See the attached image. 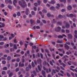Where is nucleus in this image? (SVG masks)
<instances>
[{"label": "nucleus", "instance_id": "nucleus-1", "mask_svg": "<svg viewBox=\"0 0 77 77\" xmlns=\"http://www.w3.org/2000/svg\"><path fill=\"white\" fill-rule=\"evenodd\" d=\"M19 4L21 6V7H22V8H24L26 6H27V5L25 2H23V4H22L21 2L20 1L19 2Z\"/></svg>", "mask_w": 77, "mask_h": 77}, {"label": "nucleus", "instance_id": "nucleus-2", "mask_svg": "<svg viewBox=\"0 0 77 77\" xmlns=\"http://www.w3.org/2000/svg\"><path fill=\"white\" fill-rule=\"evenodd\" d=\"M60 30H61V28L59 26L57 28H56L55 29V30L56 32H60Z\"/></svg>", "mask_w": 77, "mask_h": 77}, {"label": "nucleus", "instance_id": "nucleus-3", "mask_svg": "<svg viewBox=\"0 0 77 77\" xmlns=\"http://www.w3.org/2000/svg\"><path fill=\"white\" fill-rule=\"evenodd\" d=\"M67 17H76V15H75L74 16V15H73V14H71L70 15H69L68 14H67Z\"/></svg>", "mask_w": 77, "mask_h": 77}, {"label": "nucleus", "instance_id": "nucleus-4", "mask_svg": "<svg viewBox=\"0 0 77 77\" xmlns=\"http://www.w3.org/2000/svg\"><path fill=\"white\" fill-rule=\"evenodd\" d=\"M37 62L38 63H42V60L40 59H38L37 60Z\"/></svg>", "mask_w": 77, "mask_h": 77}, {"label": "nucleus", "instance_id": "nucleus-5", "mask_svg": "<svg viewBox=\"0 0 77 77\" xmlns=\"http://www.w3.org/2000/svg\"><path fill=\"white\" fill-rule=\"evenodd\" d=\"M43 69L44 70H46V72H47V73H48V72H49L48 69L46 68L45 67H43Z\"/></svg>", "mask_w": 77, "mask_h": 77}, {"label": "nucleus", "instance_id": "nucleus-6", "mask_svg": "<svg viewBox=\"0 0 77 77\" xmlns=\"http://www.w3.org/2000/svg\"><path fill=\"white\" fill-rule=\"evenodd\" d=\"M49 3L50 4H54L55 3V1L54 0H52L51 2H49Z\"/></svg>", "mask_w": 77, "mask_h": 77}, {"label": "nucleus", "instance_id": "nucleus-7", "mask_svg": "<svg viewBox=\"0 0 77 77\" xmlns=\"http://www.w3.org/2000/svg\"><path fill=\"white\" fill-rule=\"evenodd\" d=\"M58 50L60 51H62L63 54H65V51L63 50V49H58Z\"/></svg>", "mask_w": 77, "mask_h": 77}, {"label": "nucleus", "instance_id": "nucleus-8", "mask_svg": "<svg viewBox=\"0 0 77 77\" xmlns=\"http://www.w3.org/2000/svg\"><path fill=\"white\" fill-rule=\"evenodd\" d=\"M67 9L69 11L71 10L72 9V7H71V6L70 5H69L67 7Z\"/></svg>", "mask_w": 77, "mask_h": 77}, {"label": "nucleus", "instance_id": "nucleus-9", "mask_svg": "<svg viewBox=\"0 0 77 77\" xmlns=\"http://www.w3.org/2000/svg\"><path fill=\"white\" fill-rule=\"evenodd\" d=\"M65 48H66V49H69V47L66 44H65Z\"/></svg>", "mask_w": 77, "mask_h": 77}, {"label": "nucleus", "instance_id": "nucleus-10", "mask_svg": "<svg viewBox=\"0 0 77 77\" xmlns=\"http://www.w3.org/2000/svg\"><path fill=\"white\" fill-rule=\"evenodd\" d=\"M19 66H21V67H23L24 66V65L23 63L21 64V63L20 62L19 64Z\"/></svg>", "mask_w": 77, "mask_h": 77}, {"label": "nucleus", "instance_id": "nucleus-11", "mask_svg": "<svg viewBox=\"0 0 77 77\" xmlns=\"http://www.w3.org/2000/svg\"><path fill=\"white\" fill-rule=\"evenodd\" d=\"M30 23L32 25L33 24V23H35V20H30Z\"/></svg>", "mask_w": 77, "mask_h": 77}, {"label": "nucleus", "instance_id": "nucleus-12", "mask_svg": "<svg viewBox=\"0 0 77 77\" xmlns=\"http://www.w3.org/2000/svg\"><path fill=\"white\" fill-rule=\"evenodd\" d=\"M75 35L74 36L75 38H76L77 39V31L75 30Z\"/></svg>", "mask_w": 77, "mask_h": 77}, {"label": "nucleus", "instance_id": "nucleus-13", "mask_svg": "<svg viewBox=\"0 0 77 77\" xmlns=\"http://www.w3.org/2000/svg\"><path fill=\"white\" fill-rule=\"evenodd\" d=\"M70 26L69 23H67L66 25V28H69Z\"/></svg>", "mask_w": 77, "mask_h": 77}, {"label": "nucleus", "instance_id": "nucleus-14", "mask_svg": "<svg viewBox=\"0 0 77 77\" xmlns=\"http://www.w3.org/2000/svg\"><path fill=\"white\" fill-rule=\"evenodd\" d=\"M68 37L69 39H72V35H71V34H68Z\"/></svg>", "mask_w": 77, "mask_h": 77}, {"label": "nucleus", "instance_id": "nucleus-15", "mask_svg": "<svg viewBox=\"0 0 77 77\" xmlns=\"http://www.w3.org/2000/svg\"><path fill=\"white\" fill-rule=\"evenodd\" d=\"M3 38H4V36L0 35V41H2V39H3Z\"/></svg>", "mask_w": 77, "mask_h": 77}, {"label": "nucleus", "instance_id": "nucleus-16", "mask_svg": "<svg viewBox=\"0 0 77 77\" xmlns=\"http://www.w3.org/2000/svg\"><path fill=\"white\" fill-rule=\"evenodd\" d=\"M57 6L56 7V8L57 9H59V8H60V5L59 4H57Z\"/></svg>", "mask_w": 77, "mask_h": 77}, {"label": "nucleus", "instance_id": "nucleus-17", "mask_svg": "<svg viewBox=\"0 0 77 77\" xmlns=\"http://www.w3.org/2000/svg\"><path fill=\"white\" fill-rule=\"evenodd\" d=\"M42 13H44V14H46L47 12V11L46 10L44 9L42 11Z\"/></svg>", "mask_w": 77, "mask_h": 77}, {"label": "nucleus", "instance_id": "nucleus-18", "mask_svg": "<svg viewBox=\"0 0 77 77\" xmlns=\"http://www.w3.org/2000/svg\"><path fill=\"white\" fill-rule=\"evenodd\" d=\"M63 42V41L57 40V43H59V44H62Z\"/></svg>", "mask_w": 77, "mask_h": 77}, {"label": "nucleus", "instance_id": "nucleus-19", "mask_svg": "<svg viewBox=\"0 0 77 77\" xmlns=\"http://www.w3.org/2000/svg\"><path fill=\"white\" fill-rule=\"evenodd\" d=\"M60 2H63L64 3H65L66 1V0H60Z\"/></svg>", "mask_w": 77, "mask_h": 77}, {"label": "nucleus", "instance_id": "nucleus-20", "mask_svg": "<svg viewBox=\"0 0 77 77\" xmlns=\"http://www.w3.org/2000/svg\"><path fill=\"white\" fill-rule=\"evenodd\" d=\"M70 70H71L73 72L74 71H75V72H77V70L75 69L74 70L73 69L71 68L70 69Z\"/></svg>", "mask_w": 77, "mask_h": 77}, {"label": "nucleus", "instance_id": "nucleus-21", "mask_svg": "<svg viewBox=\"0 0 77 77\" xmlns=\"http://www.w3.org/2000/svg\"><path fill=\"white\" fill-rule=\"evenodd\" d=\"M13 75V73H12V72H11L10 73L9 76V77H12V76Z\"/></svg>", "mask_w": 77, "mask_h": 77}, {"label": "nucleus", "instance_id": "nucleus-22", "mask_svg": "<svg viewBox=\"0 0 77 77\" xmlns=\"http://www.w3.org/2000/svg\"><path fill=\"white\" fill-rule=\"evenodd\" d=\"M1 25H0V27H5V24L4 23H1Z\"/></svg>", "mask_w": 77, "mask_h": 77}, {"label": "nucleus", "instance_id": "nucleus-23", "mask_svg": "<svg viewBox=\"0 0 77 77\" xmlns=\"http://www.w3.org/2000/svg\"><path fill=\"white\" fill-rule=\"evenodd\" d=\"M42 72L43 75H45V72L43 70L42 71Z\"/></svg>", "mask_w": 77, "mask_h": 77}, {"label": "nucleus", "instance_id": "nucleus-24", "mask_svg": "<svg viewBox=\"0 0 77 77\" xmlns=\"http://www.w3.org/2000/svg\"><path fill=\"white\" fill-rule=\"evenodd\" d=\"M61 65H63V67L65 68V67L66 66V65L64 63H62L60 64Z\"/></svg>", "mask_w": 77, "mask_h": 77}, {"label": "nucleus", "instance_id": "nucleus-25", "mask_svg": "<svg viewBox=\"0 0 77 77\" xmlns=\"http://www.w3.org/2000/svg\"><path fill=\"white\" fill-rule=\"evenodd\" d=\"M50 10L52 11L53 10H54V7H52L50 8Z\"/></svg>", "mask_w": 77, "mask_h": 77}, {"label": "nucleus", "instance_id": "nucleus-26", "mask_svg": "<svg viewBox=\"0 0 77 77\" xmlns=\"http://www.w3.org/2000/svg\"><path fill=\"white\" fill-rule=\"evenodd\" d=\"M66 58H68V56L67 55H65V56H64L62 58V59H63V58H65V59H66Z\"/></svg>", "mask_w": 77, "mask_h": 77}, {"label": "nucleus", "instance_id": "nucleus-27", "mask_svg": "<svg viewBox=\"0 0 77 77\" xmlns=\"http://www.w3.org/2000/svg\"><path fill=\"white\" fill-rule=\"evenodd\" d=\"M8 60H10L11 59V57L10 56H8L7 58Z\"/></svg>", "mask_w": 77, "mask_h": 77}, {"label": "nucleus", "instance_id": "nucleus-28", "mask_svg": "<svg viewBox=\"0 0 77 77\" xmlns=\"http://www.w3.org/2000/svg\"><path fill=\"white\" fill-rule=\"evenodd\" d=\"M57 25H61V24H62V22H58L57 23Z\"/></svg>", "mask_w": 77, "mask_h": 77}, {"label": "nucleus", "instance_id": "nucleus-29", "mask_svg": "<svg viewBox=\"0 0 77 77\" xmlns=\"http://www.w3.org/2000/svg\"><path fill=\"white\" fill-rule=\"evenodd\" d=\"M58 18H63V16H62L61 15H59L58 16Z\"/></svg>", "mask_w": 77, "mask_h": 77}, {"label": "nucleus", "instance_id": "nucleus-30", "mask_svg": "<svg viewBox=\"0 0 77 77\" xmlns=\"http://www.w3.org/2000/svg\"><path fill=\"white\" fill-rule=\"evenodd\" d=\"M58 75H60V76H61V77H63V74H62L61 73H58Z\"/></svg>", "mask_w": 77, "mask_h": 77}, {"label": "nucleus", "instance_id": "nucleus-31", "mask_svg": "<svg viewBox=\"0 0 77 77\" xmlns=\"http://www.w3.org/2000/svg\"><path fill=\"white\" fill-rule=\"evenodd\" d=\"M14 49H17V47L16 45H14Z\"/></svg>", "mask_w": 77, "mask_h": 77}, {"label": "nucleus", "instance_id": "nucleus-32", "mask_svg": "<svg viewBox=\"0 0 77 77\" xmlns=\"http://www.w3.org/2000/svg\"><path fill=\"white\" fill-rule=\"evenodd\" d=\"M17 15L18 17H20L21 14H20V12H18L17 13Z\"/></svg>", "mask_w": 77, "mask_h": 77}, {"label": "nucleus", "instance_id": "nucleus-33", "mask_svg": "<svg viewBox=\"0 0 77 77\" xmlns=\"http://www.w3.org/2000/svg\"><path fill=\"white\" fill-rule=\"evenodd\" d=\"M31 14L32 15H35V12L33 11H32L31 12Z\"/></svg>", "mask_w": 77, "mask_h": 77}, {"label": "nucleus", "instance_id": "nucleus-34", "mask_svg": "<svg viewBox=\"0 0 77 77\" xmlns=\"http://www.w3.org/2000/svg\"><path fill=\"white\" fill-rule=\"evenodd\" d=\"M2 75H5L6 74V72L5 71H3L2 72Z\"/></svg>", "mask_w": 77, "mask_h": 77}, {"label": "nucleus", "instance_id": "nucleus-35", "mask_svg": "<svg viewBox=\"0 0 77 77\" xmlns=\"http://www.w3.org/2000/svg\"><path fill=\"white\" fill-rule=\"evenodd\" d=\"M68 61V59H66V58H65V60L63 62L65 63H66V61Z\"/></svg>", "mask_w": 77, "mask_h": 77}, {"label": "nucleus", "instance_id": "nucleus-36", "mask_svg": "<svg viewBox=\"0 0 77 77\" xmlns=\"http://www.w3.org/2000/svg\"><path fill=\"white\" fill-rule=\"evenodd\" d=\"M38 67L39 71H41V68H40V66H38Z\"/></svg>", "mask_w": 77, "mask_h": 77}, {"label": "nucleus", "instance_id": "nucleus-37", "mask_svg": "<svg viewBox=\"0 0 77 77\" xmlns=\"http://www.w3.org/2000/svg\"><path fill=\"white\" fill-rule=\"evenodd\" d=\"M7 69H8L6 67H4L3 68V70H7Z\"/></svg>", "mask_w": 77, "mask_h": 77}, {"label": "nucleus", "instance_id": "nucleus-38", "mask_svg": "<svg viewBox=\"0 0 77 77\" xmlns=\"http://www.w3.org/2000/svg\"><path fill=\"white\" fill-rule=\"evenodd\" d=\"M68 77H70L71 76V75L69 73L67 72L66 73Z\"/></svg>", "mask_w": 77, "mask_h": 77}, {"label": "nucleus", "instance_id": "nucleus-39", "mask_svg": "<svg viewBox=\"0 0 77 77\" xmlns=\"http://www.w3.org/2000/svg\"><path fill=\"white\" fill-rule=\"evenodd\" d=\"M0 45H4V42H0Z\"/></svg>", "mask_w": 77, "mask_h": 77}, {"label": "nucleus", "instance_id": "nucleus-40", "mask_svg": "<svg viewBox=\"0 0 77 77\" xmlns=\"http://www.w3.org/2000/svg\"><path fill=\"white\" fill-rule=\"evenodd\" d=\"M18 56H20V55L18 54H16L14 56V57H18Z\"/></svg>", "mask_w": 77, "mask_h": 77}, {"label": "nucleus", "instance_id": "nucleus-41", "mask_svg": "<svg viewBox=\"0 0 77 77\" xmlns=\"http://www.w3.org/2000/svg\"><path fill=\"white\" fill-rule=\"evenodd\" d=\"M58 38H63V36L62 35H59L58 36Z\"/></svg>", "mask_w": 77, "mask_h": 77}, {"label": "nucleus", "instance_id": "nucleus-42", "mask_svg": "<svg viewBox=\"0 0 77 77\" xmlns=\"http://www.w3.org/2000/svg\"><path fill=\"white\" fill-rule=\"evenodd\" d=\"M37 2L38 3V5H40L41 3V1H40L39 0H38L37 1Z\"/></svg>", "mask_w": 77, "mask_h": 77}, {"label": "nucleus", "instance_id": "nucleus-43", "mask_svg": "<svg viewBox=\"0 0 77 77\" xmlns=\"http://www.w3.org/2000/svg\"><path fill=\"white\" fill-rule=\"evenodd\" d=\"M42 21L43 23H44V24H46V21L45 20H42Z\"/></svg>", "mask_w": 77, "mask_h": 77}, {"label": "nucleus", "instance_id": "nucleus-44", "mask_svg": "<svg viewBox=\"0 0 77 77\" xmlns=\"http://www.w3.org/2000/svg\"><path fill=\"white\" fill-rule=\"evenodd\" d=\"M66 33H69V31L68 30H66Z\"/></svg>", "mask_w": 77, "mask_h": 77}, {"label": "nucleus", "instance_id": "nucleus-45", "mask_svg": "<svg viewBox=\"0 0 77 77\" xmlns=\"http://www.w3.org/2000/svg\"><path fill=\"white\" fill-rule=\"evenodd\" d=\"M51 44H53V45H55V44H56V42H53V41H52L51 42Z\"/></svg>", "mask_w": 77, "mask_h": 77}, {"label": "nucleus", "instance_id": "nucleus-46", "mask_svg": "<svg viewBox=\"0 0 77 77\" xmlns=\"http://www.w3.org/2000/svg\"><path fill=\"white\" fill-rule=\"evenodd\" d=\"M1 8H4V7H5V5H4V4H1Z\"/></svg>", "mask_w": 77, "mask_h": 77}, {"label": "nucleus", "instance_id": "nucleus-47", "mask_svg": "<svg viewBox=\"0 0 77 77\" xmlns=\"http://www.w3.org/2000/svg\"><path fill=\"white\" fill-rule=\"evenodd\" d=\"M8 3H9L10 4H12V1H11V0H9L8 1Z\"/></svg>", "mask_w": 77, "mask_h": 77}, {"label": "nucleus", "instance_id": "nucleus-48", "mask_svg": "<svg viewBox=\"0 0 77 77\" xmlns=\"http://www.w3.org/2000/svg\"><path fill=\"white\" fill-rule=\"evenodd\" d=\"M32 67H35V64H34V63H33V62H32Z\"/></svg>", "mask_w": 77, "mask_h": 77}, {"label": "nucleus", "instance_id": "nucleus-49", "mask_svg": "<svg viewBox=\"0 0 77 77\" xmlns=\"http://www.w3.org/2000/svg\"><path fill=\"white\" fill-rule=\"evenodd\" d=\"M43 64L44 65H47V63H46V61H45L43 63Z\"/></svg>", "mask_w": 77, "mask_h": 77}, {"label": "nucleus", "instance_id": "nucleus-50", "mask_svg": "<svg viewBox=\"0 0 77 77\" xmlns=\"http://www.w3.org/2000/svg\"><path fill=\"white\" fill-rule=\"evenodd\" d=\"M33 45V44L32 42L29 43V45L30 46H32Z\"/></svg>", "mask_w": 77, "mask_h": 77}, {"label": "nucleus", "instance_id": "nucleus-51", "mask_svg": "<svg viewBox=\"0 0 77 77\" xmlns=\"http://www.w3.org/2000/svg\"><path fill=\"white\" fill-rule=\"evenodd\" d=\"M71 75L73 77H74V73L72 72H71Z\"/></svg>", "mask_w": 77, "mask_h": 77}, {"label": "nucleus", "instance_id": "nucleus-52", "mask_svg": "<svg viewBox=\"0 0 77 77\" xmlns=\"http://www.w3.org/2000/svg\"><path fill=\"white\" fill-rule=\"evenodd\" d=\"M65 44H67V45H70V44L69 42H67Z\"/></svg>", "mask_w": 77, "mask_h": 77}, {"label": "nucleus", "instance_id": "nucleus-53", "mask_svg": "<svg viewBox=\"0 0 77 77\" xmlns=\"http://www.w3.org/2000/svg\"><path fill=\"white\" fill-rule=\"evenodd\" d=\"M36 28L37 29H40V27L37 26H36Z\"/></svg>", "mask_w": 77, "mask_h": 77}, {"label": "nucleus", "instance_id": "nucleus-54", "mask_svg": "<svg viewBox=\"0 0 77 77\" xmlns=\"http://www.w3.org/2000/svg\"><path fill=\"white\" fill-rule=\"evenodd\" d=\"M7 40V38L6 37H5L3 39V41H6Z\"/></svg>", "mask_w": 77, "mask_h": 77}, {"label": "nucleus", "instance_id": "nucleus-55", "mask_svg": "<svg viewBox=\"0 0 77 77\" xmlns=\"http://www.w3.org/2000/svg\"><path fill=\"white\" fill-rule=\"evenodd\" d=\"M61 12H65V9H62L61 10Z\"/></svg>", "mask_w": 77, "mask_h": 77}, {"label": "nucleus", "instance_id": "nucleus-56", "mask_svg": "<svg viewBox=\"0 0 77 77\" xmlns=\"http://www.w3.org/2000/svg\"><path fill=\"white\" fill-rule=\"evenodd\" d=\"M43 2L45 3H47V0H44Z\"/></svg>", "mask_w": 77, "mask_h": 77}, {"label": "nucleus", "instance_id": "nucleus-57", "mask_svg": "<svg viewBox=\"0 0 77 77\" xmlns=\"http://www.w3.org/2000/svg\"><path fill=\"white\" fill-rule=\"evenodd\" d=\"M20 44L21 45H22L23 44V42H22V41H20Z\"/></svg>", "mask_w": 77, "mask_h": 77}, {"label": "nucleus", "instance_id": "nucleus-58", "mask_svg": "<svg viewBox=\"0 0 77 77\" xmlns=\"http://www.w3.org/2000/svg\"><path fill=\"white\" fill-rule=\"evenodd\" d=\"M18 71H19V68H16V72H18Z\"/></svg>", "mask_w": 77, "mask_h": 77}, {"label": "nucleus", "instance_id": "nucleus-59", "mask_svg": "<svg viewBox=\"0 0 77 77\" xmlns=\"http://www.w3.org/2000/svg\"><path fill=\"white\" fill-rule=\"evenodd\" d=\"M46 6L47 7H48V8H49V7H50V5L48 4L46 5Z\"/></svg>", "mask_w": 77, "mask_h": 77}, {"label": "nucleus", "instance_id": "nucleus-60", "mask_svg": "<svg viewBox=\"0 0 77 77\" xmlns=\"http://www.w3.org/2000/svg\"><path fill=\"white\" fill-rule=\"evenodd\" d=\"M50 64L52 66H53V64L52 63V62L51 61H50Z\"/></svg>", "mask_w": 77, "mask_h": 77}, {"label": "nucleus", "instance_id": "nucleus-61", "mask_svg": "<svg viewBox=\"0 0 77 77\" xmlns=\"http://www.w3.org/2000/svg\"><path fill=\"white\" fill-rule=\"evenodd\" d=\"M37 23L38 24H39V23H40V20H37Z\"/></svg>", "mask_w": 77, "mask_h": 77}, {"label": "nucleus", "instance_id": "nucleus-62", "mask_svg": "<svg viewBox=\"0 0 77 77\" xmlns=\"http://www.w3.org/2000/svg\"><path fill=\"white\" fill-rule=\"evenodd\" d=\"M2 63L3 64H5L6 63V61H2Z\"/></svg>", "mask_w": 77, "mask_h": 77}, {"label": "nucleus", "instance_id": "nucleus-63", "mask_svg": "<svg viewBox=\"0 0 77 77\" xmlns=\"http://www.w3.org/2000/svg\"><path fill=\"white\" fill-rule=\"evenodd\" d=\"M26 76L29 77V73L27 72L26 74Z\"/></svg>", "mask_w": 77, "mask_h": 77}, {"label": "nucleus", "instance_id": "nucleus-64", "mask_svg": "<svg viewBox=\"0 0 77 77\" xmlns=\"http://www.w3.org/2000/svg\"><path fill=\"white\" fill-rule=\"evenodd\" d=\"M13 16L14 17H17V14H14L13 15Z\"/></svg>", "mask_w": 77, "mask_h": 77}]
</instances>
